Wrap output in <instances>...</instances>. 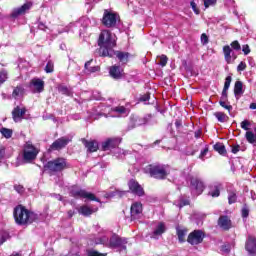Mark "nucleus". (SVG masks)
<instances>
[{
    "label": "nucleus",
    "instance_id": "obj_1",
    "mask_svg": "<svg viewBox=\"0 0 256 256\" xmlns=\"http://www.w3.org/2000/svg\"><path fill=\"white\" fill-rule=\"evenodd\" d=\"M97 45L99 57H113V49L117 47V41L110 30H102L99 34Z\"/></svg>",
    "mask_w": 256,
    "mask_h": 256
},
{
    "label": "nucleus",
    "instance_id": "obj_2",
    "mask_svg": "<svg viewBox=\"0 0 256 256\" xmlns=\"http://www.w3.org/2000/svg\"><path fill=\"white\" fill-rule=\"evenodd\" d=\"M13 217L16 225L20 226L31 225L39 220V215L27 209L23 204H18L13 209Z\"/></svg>",
    "mask_w": 256,
    "mask_h": 256
},
{
    "label": "nucleus",
    "instance_id": "obj_3",
    "mask_svg": "<svg viewBox=\"0 0 256 256\" xmlns=\"http://www.w3.org/2000/svg\"><path fill=\"white\" fill-rule=\"evenodd\" d=\"M71 165L63 157H58L48 161L44 164V171H47L50 175H57V173H63L65 169H70Z\"/></svg>",
    "mask_w": 256,
    "mask_h": 256
},
{
    "label": "nucleus",
    "instance_id": "obj_4",
    "mask_svg": "<svg viewBox=\"0 0 256 256\" xmlns=\"http://www.w3.org/2000/svg\"><path fill=\"white\" fill-rule=\"evenodd\" d=\"M144 173L150 175L153 179H158L159 181H163L169 177V170H167V166L159 163L148 164L144 168Z\"/></svg>",
    "mask_w": 256,
    "mask_h": 256
},
{
    "label": "nucleus",
    "instance_id": "obj_5",
    "mask_svg": "<svg viewBox=\"0 0 256 256\" xmlns=\"http://www.w3.org/2000/svg\"><path fill=\"white\" fill-rule=\"evenodd\" d=\"M39 155V150L31 141L26 142L22 149V160L24 163H33Z\"/></svg>",
    "mask_w": 256,
    "mask_h": 256
},
{
    "label": "nucleus",
    "instance_id": "obj_6",
    "mask_svg": "<svg viewBox=\"0 0 256 256\" xmlns=\"http://www.w3.org/2000/svg\"><path fill=\"white\" fill-rule=\"evenodd\" d=\"M70 197L74 199H88V201H96V203H101V200L91 192L79 188H72L70 190Z\"/></svg>",
    "mask_w": 256,
    "mask_h": 256
},
{
    "label": "nucleus",
    "instance_id": "obj_7",
    "mask_svg": "<svg viewBox=\"0 0 256 256\" xmlns=\"http://www.w3.org/2000/svg\"><path fill=\"white\" fill-rule=\"evenodd\" d=\"M127 243H129L127 238H123L117 234H113L109 240V247L111 249H122L124 251H127Z\"/></svg>",
    "mask_w": 256,
    "mask_h": 256
},
{
    "label": "nucleus",
    "instance_id": "obj_8",
    "mask_svg": "<svg viewBox=\"0 0 256 256\" xmlns=\"http://www.w3.org/2000/svg\"><path fill=\"white\" fill-rule=\"evenodd\" d=\"M205 237L206 235L203 230H194L188 235L187 243H189L190 245H201Z\"/></svg>",
    "mask_w": 256,
    "mask_h": 256
},
{
    "label": "nucleus",
    "instance_id": "obj_9",
    "mask_svg": "<svg viewBox=\"0 0 256 256\" xmlns=\"http://www.w3.org/2000/svg\"><path fill=\"white\" fill-rule=\"evenodd\" d=\"M102 25L108 29L115 27L117 25V14L109 12V10H104Z\"/></svg>",
    "mask_w": 256,
    "mask_h": 256
},
{
    "label": "nucleus",
    "instance_id": "obj_10",
    "mask_svg": "<svg viewBox=\"0 0 256 256\" xmlns=\"http://www.w3.org/2000/svg\"><path fill=\"white\" fill-rule=\"evenodd\" d=\"M190 187L194 191H196V195H201L203 191H205V182L201 180V178L197 176L190 177Z\"/></svg>",
    "mask_w": 256,
    "mask_h": 256
},
{
    "label": "nucleus",
    "instance_id": "obj_11",
    "mask_svg": "<svg viewBox=\"0 0 256 256\" xmlns=\"http://www.w3.org/2000/svg\"><path fill=\"white\" fill-rule=\"evenodd\" d=\"M128 187L133 195H136L137 197H144L145 189H143V186H141L137 180L130 179L128 181Z\"/></svg>",
    "mask_w": 256,
    "mask_h": 256
},
{
    "label": "nucleus",
    "instance_id": "obj_12",
    "mask_svg": "<svg viewBox=\"0 0 256 256\" xmlns=\"http://www.w3.org/2000/svg\"><path fill=\"white\" fill-rule=\"evenodd\" d=\"M130 217L132 221L141 219L143 217V204L141 202H134L130 208Z\"/></svg>",
    "mask_w": 256,
    "mask_h": 256
},
{
    "label": "nucleus",
    "instance_id": "obj_13",
    "mask_svg": "<svg viewBox=\"0 0 256 256\" xmlns=\"http://www.w3.org/2000/svg\"><path fill=\"white\" fill-rule=\"evenodd\" d=\"M81 143L87 149L88 153H97L99 151V142L97 140L81 138Z\"/></svg>",
    "mask_w": 256,
    "mask_h": 256
},
{
    "label": "nucleus",
    "instance_id": "obj_14",
    "mask_svg": "<svg viewBox=\"0 0 256 256\" xmlns=\"http://www.w3.org/2000/svg\"><path fill=\"white\" fill-rule=\"evenodd\" d=\"M245 250L251 256H256V237L253 235H248L245 242Z\"/></svg>",
    "mask_w": 256,
    "mask_h": 256
},
{
    "label": "nucleus",
    "instance_id": "obj_15",
    "mask_svg": "<svg viewBox=\"0 0 256 256\" xmlns=\"http://www.w3.org/2000/svg\"><path fill=\"white\" fill-rule=\"evenodd\" d=\"M218 227H220V229L223 231H229L233 228V222L228 215H221L218 218Z\"/></svg>",
    "mask_w": 256,
    "mask_h": 256
},
{
    "label": "nucleus",
    "instance_id": "obj_16",
    "mask_svg": "<svg viewBox=\"0 0 256 256\" xmlns=\"http://www.w3.org/2000/svg\"><path fill=\"white\" fill-rule=\"evenodd\" d=\"M121 143V138H108L102 142V151H109V149H116Z\"/></svg>",
    "mask_w": 256,
    "mask_h": 256
},
{
    "label": "nucleus",
    "instance_id": "obj_17",
    "mask_svg": "<svg viewBox=\"0 0 256 256\" xmlns=\"http://www.w3.org/2000/svg\"><path fill=\"white\" fill-rule=\"evenodd\" d=\"M67 145H69V139H67L65 137H61V138H58L57 140H55L50 145V149L52 151H61V149H65V147H67Z\"/></svg>",
    "mask_w": 256,
    "mask_h": 256
},
{
    "label": "nucleus",
    "instance_id": "obj_18",
    "mask_svg": "<svg viewBox=\"0 0 256 256\" xmlns=\"http://www.w3.org/2000/svg\"><path fill=\"white\" fill-rule=\"evenodd\" d=\"M97 211H99V208H91L86 204L78 208L79 215H82L83 217H91L93 213H97Z\"/></svg>",
    "mask_w": 256,
    "mask_h": 256
},
{
    "label": "nucleus",
    "instance_id": "obj_19",
    "mask_svg": "<svg viewBox=\"0 0 256 256\" xmlns=\"http://www.w3.org/2000/svg\"><path fill=\"white\" fill-rule=\"evenodd\" d=\"M29 9H31V5L28 3H25L21 7L15 8L10 14V17H12V19H17L19 15H25L26 11H29Z\"/></svg>",
    "mask_w": 256,
    "mask_h": 256
},
{
    "label": "nucleus",
    "instance_id": "obj_20",
    "mask_svg": "<svg viewBox=\"0 0 256 256\" xmlns=\"http://www.w3.org/2000/svg\"><path fill=\"white\" fill-rule=\"evenodd\" d=\"M26 113H27L26 108H21L19 106H16L12 110V119H13V121H15V123H17V121H19V119H23V117H25Z\"/></svg>",
    "mask_w": 256,
    "mask_h": 256
},
{
    "label": "nucleus",
    "instance_id": "obj_21",
    "mask_svg": "<svg viewBox=\"0 0 256 256\" xmlns=\"http://www.w3.org/2000/svg\"><path fill=\"white\" fill-rule=\"evenodd\" d=\"M30 85L34 87L36 93H43L45 91V81L40 78H33L30 81Z\"/></svg>",
    "mask_w": 256,
    "mask_h": 256
},
{
    "label": "nucleus",
    "instance_id": "obj_22",
    "mask_svg": "<svg viewBox=\"0 0 256 256\" xmlns=\"http://www.w3.org/2000/svg\"><path fill=\"white\" fill-rule=\"evenodd\" d=\"M114 55H116L117 59L120 61V63H123L124 65H127L129 63V58L133 57L131 53L129 52H123V51H112Z\"/></svg>",
    "mask_w": 256,
    "mask_h": 256
},
{
    "label": "nucleus",
    "instance_id": "obj_23",
    "mask_svg": "<svg viewBox=\"0 0 256 256\" xmlns=\"http://www.w3.org/2000/svg\"><path fill=\"white\" fill-rule=\"evenodd\" d=\"M109 73L112 79H121V77H123V69H121V66H111L109 69Z\"/></svg>",
    "mask_w": 256,
    "mask_h": 256
},
{
    "label": "nucleus",
    "instance_id": "obj_24",
    "mask_svg": "<svg viewBox=\"0 0 256 256\" xmlns=\"http://www.w3.org/2000/svg\"><path fill=\"white\" fill-rule=\"evenodd\" d=\"M227 91H229V89L223 88L222 95H221V98H220V101H219V105H221L223 107V109H227V111L230 112V111L233 110V106L227 105L225 103V101H227V99H228Z\"/></svg>",
    "mask_w": 256,
    "mask_h": 256
},
{
    "label": "nucleus",
    "instance_id": "obj_25",
    "mask_svg": "<svg viewBox=\"0 0 256 256\" xmlns=\"http://www.w3.org/2000/svg\"><path fill=\"white\" fill-rule=\"evenodd\" d=\"M222 188H223V185H221V183H216L214 185H211L209 187L210 191L208 192V195H210V197H219V195H221Z\"/></svg>",
    "mask_w": 256,
    "mask_h": 256
},
{
    "label": "nucleus",
    "instance_id": "obj_26",
    "mask_svg": "<svg viewBox=\"0 0 256 256\" xmlns=\"http://www.w3.org/2000/svg\"><path fill=\"white\" fill-rule=\"evenodd\" d=\"M232 52H233V50L231 49V46L225 45L223 47L224 59H225L226 63H228V64L231 63V53Z\"/></svg>",
    "mask_w": 256,
    "mask_h": 256
},
{
    "label": "nucleus",
    "instance_id": "obj_27",
    "mask_svg": "<svg viewBox=\"0 0 256 256\" xmlns=\"http://www.w3.org/2000/svg\"><path fill=\"white\" fill-rule=\"evenodd\" d=\"M214 151H217L219 155H227V149H225V144L221 142H217L214 146Z\"/></svg>",
    "mask_w": 256,
    "mask_h": 256
},
{
    "label": "nucleus",
    "instance_id": "obj_28",
    "mask_svg": "<svg viewBox=\"0 0 256 256\" xmlns=\"http://www.w3.org/2000/svg\"><path fill=\"white\" fill-rule=\"evenodd\" d=\"M234 95H235V97H240V95H243V82H241V81L235 82Z\"/></svg>",
    "mask_w": 256,
    "mask_h": 256
},
{
    "label": "nucleus",
    "instance_id": "obj_29",
    "mask_svg": "<svg viewBox=\"0 0 256 256\" xmlns=\"http://www.w3.org/2000/svg\"><path fill=\"white\" fill-rule=\"evenodd\" d=\"M214 117H216L219 123H227L229 121V116L225 112H215Z\"/></svg>",
    "mask_w": 256,
    "mask_h": 256
},
{
    "label": "nucleus",
    "instance_id": "obj_30",
    "mask_svg": "<svg viewBox=\"0 0 256 256\" xmlns=\"http://www.w3.org/2000/svg\"><path fill=\"white\" fill-rule=\"evenodd\" d=\"M58 91L62 95H66V97H73V92L65 85H59Z\"/></svg>",
    "mask_w": 256,
    "mask_h": 256
},
{
    "label": "nucleus",
    "instance_id": "obj_31",
    "mask_svg": "<svg viewBox=\"0 0 256 256\" xmlns=\"http://www.w3.org/2000/svg\"><path fill=\"white\" fill-rule=\"evenodd\" d=\"M163 233H165V223L160 222L154 230L153 235L157 237L158 235H163Z\"/></svg>",
    "mask_w": 256,
    "mask_h": 256
},
{
    "label": "nucleus",
    "instance_id": "obj_32",
    "mask_svg": "<svg viewBox=\"0 0 256 256\" xmlns=\"http://www.w3.org/2000/svg\"><path fill=\"white\" fill-rule=\"evenodd\" d=\"M153 115L151 114H147L142 118H139L138 120H136L137 125L141 126V125H147V123H149V121H151Z\"/></svg>",
    "mask_w": 256,
    "mask_h": 256
},
{
    "label": "nucleus",
    "instance_id": "obj_33",
    "mask_svg": "<svg viewBox=\"0 0 256 256\" xmlns=\"http://www.w3.org/2000/svg\"><path fill=\"white\" fill-rule=\"evenodd\" d=\"M91 63H93V60L87 61L84 65L85 69L89 71V73H97V71H100L101 68L99 66L89 67Z\"/></svg>",
    "mask_w": 256,
    "mask_h": 256
},
{
    "label": "nucleus",
    "instance_id": "obj_34",
    "mask_svg": "<svg viewBox=\"0 0 256 256\" xmlns=\"http://www.w3.org/2000/svg\"><path fill=\"white\" fill-rule=\"evenodd\" d=\"M0 133L3 137H5V139H11V137H13V130L9 128H1Z\"/></svg>",
    "mask_w": 256,
    "mask_h": 256
},
{
    "label": "nucleus",
    "instance_id": "obj_35",
    "mask_svg": "<svg viewBox=\"0 0 256 256\" xmlns=\"http://www.w3.org/2000/svg\"><path fill=\"white\" fill-rule=\"evenodd\" d=\"M228 203L229 205H233V203H237V191L228 192Z\"/></svg>",
    "mask_w": 256,
    "mask_h": 256
},
{
    "label": "nucleus",
    "instance_id": "obj_36",
    "mask_svg": "<svg viewBox=\"0 0 256 256\" xmlns=\"http://www.w3.org/2000/svg\"><path fill=\"white\" fill-rule=\"evenodd\" d=\"M185 235H187V229H178L177 236L180 243H185Z\"/></svg>",
    "mask_w": 256,
    "mask_h": 256
},
{
    "label": "nucleus",
    "instance_id": "obj_37",
    "mask_svg": "<svg viewBox=\"0 0 256 256\" xmlns=\"http://www.w3.org/2000/svg\"><path fill=\"white\" fill-rule=\"evenodd\" d=\"M245 137L246 141H248V143H250L251 145H253V143H256V136L252 131H247Z\"/></svg>",
    "mask_w": 256,
    "mask_h": 256
},
{
    "label": "nucleus",
    "instance_id": "obj_38",
    "mask_svg": "<svg viewBox=\"0 0 256 256\" xmlns=\"http://www.w3.org/2000/svg\"><path fill=\"white\" fill-rule=\"evenodd\" d=\"M45 73H53L55 71V63L53 60H49L44 68Z\"/></svg>",
    "mask_w": 256,
    "mask_h": 256
},
{
    "label": "nucleus",
    "instance_id": "obj_39",
    "mask_svg": "<svg viewBox=\"0 0 256 256\" xmlns=\"http://www.w3.org/2000/svg\"><path fill=\"white\" fill-rule=\"evenodd\" d=\"M7 79H9V73L7 72V70H1L0 71V87L1 85H3V83H5V81H7Z\"/></svg>",
    "mask_w": 256,
    "mask_h": 256
},
{
    "label": "nucleus",
    "instance_id": "obj_40",
    "mask_svg": "<svg viewBox=\"0 0 256 256\" xmlns=\"http://www.w3.org/2000/svg\"><path fill=\"white\" fill-rule=\"evenodd\" d=\"M112 111L114 113H118L119 115H125V113H127V108H125V106H116L112 108Z\"/></svg>",
    "mask_w": 256,
    "mask_h": 256
},
{
    "label": "nucleus",
    "instance_id": "obj_41",
    "mask_svg": "<svg viewBox=\"0 0 256 256\" xmlns=\"http://www.w3.org/2000/svg\"><path fill=\"white\" fill-rule=\"evenodd\" d=\"M204 3L205 9H209V7H215L217 5V0H202Z\"/></svg>",
    "mask_w": 256,
    "mask_h": 256
},
{
    "label": "nucleus",
    "instance_id": "obj_42",
    "mask_svg": "<svg viewBox=\"0 0 256 256\" xmlns=\"http://www.w3.org/2000/svg\"><path fill=\"white\" fill-rule=\"evenodd\" d=\"M241 216L243 219H247V217H249V206H247V204H244L242 207Z\"/></svg>",
    "mask_w": 256,
    "mask_h": 256
},
{
    "label": "nucleus",
    "instance_id": "obj_43",
    "mask_svg": "<svg viewBox=\"0 0 256 256\" xmlns=\"http://www.w3.org/2000/svg\"><path fill=\"white\" fill-rule=\"evenodd\" d=\"M24 89L21 86H17L16 88H14L13 92H12V97H19V95H21V93H23Z\"/></svg>",
    "mask_w": 256,
    "mask_h": 256
},
{
    "label": "nucleus",
    "instance_id": "obj_44",
    "mask_svg": "<svg viewBox=\"0 0 256 256\" xmlns=\"http://www.w3.org/2000/svg\"><path fill=\"white\" fill-rule=\"evenodd\" d=\"M241 129L244 131H249V127H251V122L249 120H243L240 124Z\"/></svg>",
    "mask_w": 256,
    "mask_h": 256
},
{
    "label": "nucleus",
    "instance_id": "obj_45",
    "mask_svg": "<svg viewBox=\"0 0 256 256\" xmlns=\"http://www.w3.org/2000/svg\"><path fill=\"white\" fill-rule=\"evenodd\" d=\"M230 46L232 49H234V51H241V44L237 40L232 41Z\"/></svg>",
    "mask_w": 256,
    "mask_h": 256
},
{
    "label": "nucleus",
    "instance_id": "obj_46",
    "mask_svg": "<svg viewBox=\"0 0 256 256\" xmlns=\"http://www.w3.org/2000/svg\"><path fill=\"white\" fill-rule=\"evenodd\" d=\"M190 7H192V11H194L195 15H200L201 10L197 7V3H195V1L190 2Z\"/></svg>",
    "mask_w": 256,
    "mask_h": 256
},
{
    "label": "nucleus",
    "instance_id": "obj_47",
    "mask_svg": "<svg viewBox=\"0 0 256 256\" xmlns=\"http://www.w3.org/2000/svg\"><path fill=\"white\" fill-rule=\"evenodd\" d=\"M14 189L16 192H18L20 195H23V193H25V187H23V185L21 184H16L14 185Z\"/></svg>",
    "mask_w": 256,
    "mask_h": 256
},
{
    "label": "nucleus",
    "instance_id": "obj_48",
    "mask_svg": "<svg viewBox=\"0 0 256 256\" xmlns=\"http://www.w3.org/2000/svg\"><path fill=\"white\" fill-rule=\"evenodd\" d=\"M167 61H169V58H167L166 55H162L160 57L159 65H161V67H165L167 65Z\"/></svg>",
    "mask_w": 256,
    "mask_h": 256
},
{
    "label": "nucleus",
    "instance_id": "obj_49",
    "mask_svg": "<svg viewBox=\"0 0 256 256\" xmlns=\"http://www.w3.org/2000/svg\"><path fill=\"white\" fill-rule=\"evenodd\" d=\"M231 81H233V78L231 76H227L223 89H229V87H231Z\"/></svg>",
    "mask_w": 256,
    "mask_h": 256
},
{
    "label": "nucleus",
    "instance_id": "obj_50",
    "mask_svg": "<svg viewBox=\"0 0 256 256\" xmlns=\"http://www.w3.org/2000/svg\"><path fill=\"white\" fill-rule=\"evenodd\" d=\"M88 256H107V254L99 253L97 250L88 251Z\"/></svg>",
    "mask_w": 256,
    "mask_h": 256
},
{
    "label": "nucleus",
    "instance_id": "obj_51",
    "mask_svg": "<svg viewBox=\"0 0 256 256\" xmlns=\"http://www.w3.org/2000/svg\"><path fill=\"white\" fill-rule=\"evenodd\" d=\"M245 69H247V63L245 62H240L239 65L237 66V71L241 72V71H245Z\"/></svg>",
    "mask_w": 256,
    "mask_h": 256
},
{
    "label": "nucleus",
    "instance_id": "obj_52",
    "mask_svg": "<svg viewBox=\"0 0 256 256\" xmlns=\"http://www.w3.org/2000/svg\"><path fill=\"white\" fill-rule=\"evenodd\" d=\"M149 99H151V94L146 93L140 96L139 101H141L142 103H145V101H149Z\"/></svg>",
    "mask_w": 256,
    "mask_h": 256
},
{
    "label": "nucleus",
    "instance_id": "obj_53",
    "mask_svg": "<svg viewBox=\"0 0 256 256\" xmlns=\"http://www.w3.org/2000/svg\"><path fill=\"white\" fill-rule=\"evenodd\" d=\"M201 42L203 43V45H207V43H209V36H207V34L203 33L201 35Z\"/></svg>",
    "mask_w": 256,
    "mask_h": 256
},
{
    "label": "nucleus",
    "instance_id": "obj_54",
    "mask_svg": "<svg viewBox=\"0 0 256 256\" xmlns=\"http://www.w3.org/2000/svg\"><path fill=\"white\" fill-rule=\"evenodd\" d=\"M242 51L244 55H249V53H251V48H249V45L246 44V45H243Z\"/></svg>",
    "mask_w": 256,
    "mask_h": 256
},
{
    "label": "nucleus",
    "instance_id": "obj_55",
    "mask_svg": "<svg viewBox=\"0 0 256 256\" xmlns=\"http://www.w3.org/2000/svg\"><path fill=\"white\" fill-rule=\"evenodd\" d=\"M207 153H209V147H205L204 150L201 151L200 155H199V159H203V157H205V155H207Z\"/></svg>",
    "mask_w": 256,
    "mask_h": 256
},
{
    "label": "nucleus",
    "instance_id": "obj_56",
    "mask_svg": "<svg viewBox=\"0 0 256 256\" xmlns=\"http://www.w3.org/2000/svg\"><path fill=\"white\" fill-rule=\"evenodd\" d=\"M175 127L179 131V129H181V127H183V121H181V119H176Z\"/></svg>",
    "mask_w": 256,
    "mask_h": 256
},
{
    "label": "nucleus",
    "instance_id": "obj_57",
    "mask_svg": "<svg viewBox=\"0 0 256 256\" xmlns=\"http://www.w3.org/2000/svg\"><path fill=\"white\" fill-rule=\"evenodd\" d=\"M240 149H241V146H239V144L234 145V146H232V153H234V155H236V153H239Z\"/></svg>",
    "mask_w": 256,
    "mask_h": 256
},
{
    "label": "nucleus",
    "instance_id": "obj_58",
    "mask_svg": "<svg viewBox=\"0 0 256 256\" xmlns=\"http://www.w3.org/2000/svg\"><path fill=\"white\" fill-rule=\"evenodd\" d=\"M75 210H68L67 215L68 219H73V216L76 214Z\"/></svg>",
    "mask_w": 256,
    "mask_h": 256
},
{
    "label": "nucleus",
    "instance_id": "obj_59",
    "mask_svg": "<svg viewBox=\"0 0 256 256\" xmlns=\"http://www.w3.org/2000/svg\"><path fill=\"white\" fill-rule=\"evenodd\" d=\"M5 157V146H0V159Z\"/></svg>",
    "mask_w": 256,
    "mask_h": 256
},
{
    "label": "nucleus",
    "instance_id": "obj_60",
    "mask_svg": "<svg viewBox=\"0 0 256 256\" xmlns=\"http://www.w3.org/2000/svg\"><path fill=\"white\" fill-rule=\"evenodd\" d=\"M137 123H135V121H131L129 126H128V129L129 131H131L132 129H135V127H137Z\"/></svg>",
    "mask_w": 256,
    "mask_h": 256
},
{
    "label": "nucleus",
    "instance_id": "obj_61",
    "mask_svg": "<svg viewBox=\"0 0 256 256\" xmlns=\"http://www.w3.org/2000/svg\"><path fill=\"white\" fill-rule=\"evenodd\" d=\"M7 237H8V234L1 236V238H0V245H3V243H5L7 241Z\"/></svg>",
    "mask_w": 256,
    "mask_h": 256
},
{
    "label": "nucleus",
    "instance_id": "obj_62",
    "mask_svg": "<svg viewBox=\"0 0 256 256\" xmlns=\"http://www.w3.org/2000/svg\"><path fill=\"white\" fill-rule=\"evenodd\" d=\"M194 137H195L196 139H199V137H201V130L196 131V132L194 133Z\"/></svg>",
    "mask_w": 256,
    "mask_h": 256
},
{
    "label": "nucleus",
    "instance_id": "obj_63",
    "mask_svg": "<svg viewBox=\"0 0 256 256\" xmlns=\"http://www.w3.org/2000/svg\"><path fill=\"white\" fill-rule=\"evenodd\" d=\"M250 109L255 110L256 109V103H251L250 104Z\"/></svg>",
    "mask_w": 256,
    "mask_h": 256
},
{
    "label": "nucleus",
    "instance_id": "obj_64",
    "mask_svg": "<svg viewBox=\"0 0 256 256\" xmlns=\"http://www.w3.org/2000/svg\"><path fill=\"white\" fill-rule=\"evenodd\" d=\"M159 143H161V141H160V140H156V141L154 142V145H157V144H159Z\"/></svg>",
    "mask_w": 256,
    "mask_h": 256
}]
</instances>
